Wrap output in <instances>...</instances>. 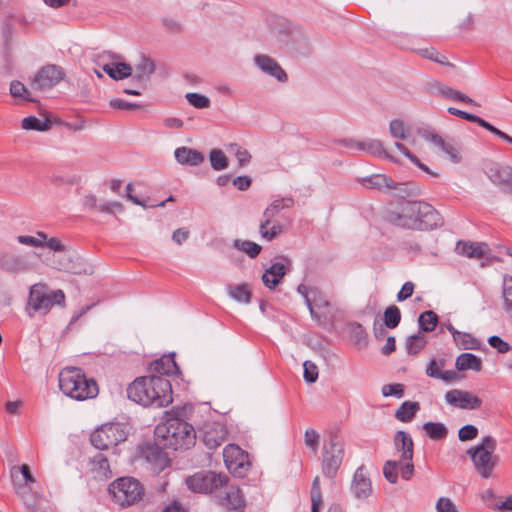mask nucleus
Wrapping results in <instances>:
<instances>
[{"mask_svg":"<svg viewBox=\"0 0 512 512\" xmlns=\"http://www.w3.org/2000/svg\"><path fill=\"white\" fill-rule=\"evenodd\" d=\"M497 440L491 435L482 437L481 441L473 447H470L466 454L470 457L475 471L483 479H489L493 476V471L499 464L500 458L495 454L497 449Z\"/></svg>","mask_w":512,"mask_h":512,"instance_id":"obj_6","label":"nucleus"},{"mask_svg":"<svg viewBox=\"0 0 512 512\" xmlns=\"http://www.w3.org/2000/svg\"><path fill=\"white\" fill-rule=\"evenodd\" d=\"M420 410V404L416 401H405L396 410L394 417L404 423L411 422Z\"/></svg>","mask_w":512,"mask_h":512,"instance_id":"obj_28","label":"nucleus"},{"mask_svg":"<svg viewBox=\"0 0 512 512\" xmlns=\"http://www.w3.org/2000/svg\"><path fill=\"white\" fill-rule=\"evenodd\" d=\"M17 241L22 245L31 246L35 248L41 247V243L35 239V236L19 235L17 236Z\"/></svg>","mask_w":512,"mask_h":512,"instance_id":"obj_61","label":"nucleus"},{"mask_svg":"<svg viewBox=\"0 0 512 512\" xmlns=\"http://www.w3.org/2000/svg\"><path fill=\"white\" fill-rule=\"evenodd\" d=\"M155 72V64L154 62L143 56L141 61L135 67V74L133 76L134 80L139 82H143L149 79V77Z\"/></svg>","mask_w":512,"mask_h":512,"instance_id":"obj_31","label":"nucleus"},{"mask_svg":"<svg viewBox=\"0 0 512 512\" xmlns=\"http://www.w3.org/2000/svg\"><path fill=\"white\" fill-rule=\"evenodd\" d=\"M185 98L190 105L197 109L209 108L211 104L210 99L207 96L199 93H187Z\"/></svg>","mask_w":512,"mask_h":512,"instance_id":"obj_45","label":"nucleus"},{"mask_svg":"<svg viewBox=\"0 0 512 512\" xmlns=\"http://www.w3.org/2000/svg\"><path fill=\"white\" fill-rule=\"evenodd\" d=\"M389 133L393 138L405 140L410 134V129L403 120L395 118L389 123Z\"/></svg>","mask_w":512,"mask_h":512,"instance_id":"obj_34","label":"nucleus"},{"mask_svg":"<svg viewBox=\"0 0 512 512\" xmlns=\"http://www.w3.org/2000/svg\"><path fill=\"white\" fill-rule=\"evenodd\" d=\"M435 87L437 88L438 93L442 97H444L446 99H450V100L454 99V94H455L456 90H454V89H452V88H450V87H448L446 85H443V84H441L439 82H437L435 84Z\"/></svg>","mask_w":512,"mask_h":512,"instance_id":"obj_62","label":"nucleus"},{"mask_svg":"<svg viewBox=\"0 0 512 512\" xmlns=\"http://www.w3.org/2000/svg\"><path fill=\"white\" fill-rule=\"evenodd\" d=\"M10 94L14 98H22L26 101H34L33 98L30 97V93L25 87L23 83L20 81H12L10 84Z\"/></svg>","mask_w":512,"mask_h":512,"instance_id":"obj_46","label":"nucleus"},{"mask_svg":"<svg viewBox=\"0 0 512 512\" xmlns=\"http://www.w3.org/2000/svg\"><path fill=\"white\" fill-rule=\"evenodd\" d=\"M423 430L432 440H442L448 435L447 427L441 422H425L423 424Z\"/></svg>","mask_w":512,"mask_h":512,"instance_id":"obj_32","label":"nucleus"},{"mask_svg":"<svg viewBox=\"0 0 512 512\" xmlns=\"http://www.w3.org/2000/svg\"><path fill=\"white\" fill-rule=\"evenodd\" d=\"M127 396L133 402L145 407H166L173 400L169 380L156 375L136 378L127 387Z\"/></svg>","mask_w":512,"mask_h":512,"instance_id":"obj_2","label":"nucleus"},{"mask_svg":"<svg viewBox=\"0 0 512 512\" xmlns=\"http://www.w3.org/2000/svg\"><path fill=\"white\" fill-rule=\"evenodd\" d=\"M405 345L408 354L415 355L425 347L426 339L421 333L414 334L406 339Z\"/></svg>","mask_w":512,"mask_h":512,"instance_id":"obj_41","label":"nucleus"},{"mask_svg":"<svg viewBox=\"0 0 512 512\" xmlns=\"http://www.w3.org/2000/svg\"><path fill=\"white\" fill-rule=\"evenodd\" d=\"M65 301L62 290L49 291L45 285L35 284L30 288L28 304L35 312L46 314L56 304Z\"/></svg>","mask_w":512,"mask_h":512,"instance_id":"obj_11","label":"nucleus"},{"mask_svg":"<svg viewBox=\"0 0 512 512\" xmlns=\"http://www.w3.org/2000/svg\"><path fill=\"white\" fill-rule=\"evenodd\" d=\"M442 366H444V361H440V363H438L435 359H432L426 368L427 376H429L431 378L439 379L440 374L442 372L440 367H442Z\"/></svg>","mask_w":512,"mask_h":512,"instance_id":"obj_56","label":"nucleus"},{"mask_svg":"<svg viewBox=\"0 0 512 512\" xmlns=\"http://www.w3.org/2000/svg\"><path fill=\"white\" fill-rule=\"evenodd\" d=\"M401 321V312L396 305L387 307L384 311V325L387 328H396Z\"/></svg>","mask_w":512,"mask_h":512,"instance_id":"obj_42","label":"nucleus"},{"mask_svg":"<svg viewBox=\"0 0 512 512\" xmlns=\"http://www.w3.org/2000/svg\"><path fill=\"white\" fill-rule=\"evenodd\" d=\"M254 64L265 74L276 78L279 82H286L288 76L279 63L266 54H256Z\"/></svg>","mask_w":512,"mask_h":512,"instance_id":"obj_21","label":"nucleus"},{"mask_svg":"<svg viewBox=\"0 0 512 512\" xmlns=\"http://www.w3.org/2000/svg\"><path fill=\"white\" fill-rule=\"evenodd\" d=\"M488 343L499 353H506L510 350L509 344L496 335L489 337Z\"/></svg>","mask_w":512,"mask_h":512,"instance_id":"obj_55","label":"nucleus"},{"mask_svg":"<svg viewBox=\"0 0 512 512\" xmlns=\"http://www.w3.org/2000/svg\"><path fill=\"white\" fill-rule=\"evenodd\" d=\"M190 232L187 228H178L173 232L172 240L178 244L181 245L189 238Z\"/></svg>","mask_w":512,"mask_h":512,"instance_id":"obj_60","label":"nucleus"},{"mask_svg":"<svg viewBox=\"0 0 512 512\" xmlns=\"http://www.w3.org/2000/svg\"><path fill=\"white\" fill-rule=\"evenodd\" d=\"M435 508L437 512H459L454 502L448 497H440Z\"/></svg>","mask_w":512,"mask_h":512,"instance_id":"obj_53","label":"nucleus"},{"mask_svg":"<svg viewBox=\"0 0 512 512\" xmlns=\"http://www.w3.org/2000/svg\"><path fill=\"white\" fill-rule=\"evenodd\" d=\"M385 219L396 227L412 230H432L442 225L438 211L421 201L392 203L385 211Z\"/></svg>","mask_w":512,"mask_h":512,"instance_id":"obj_1","label":"nucleus"},{"mask_svg":"<svg viewBox=\"0 0 512 512\" xmlns=\"http://www.w3.org/2000/svg\"><path fill=\"white\" fill-rule=\"evenodd\" d=\"M359 183L369 189H378L393 192L394 195L403 197L412 195L415 192V185L412 182H396L385 174H372L359 179Z\"/></svg>","mask_w":512,"mask_h":512,"instance_id":"obj_10","label":"nucleus"},{"mask_svg":"<svg viewBox=\"0 0 512 512\" xmlns=\"http://www.w3.org/2000/svg\"><path fill=\"white\" fill-rule=\"evenodd\" d=\"M455 366L459 371L474 370L481 371L482 361L472 353H462L456 358Z\"/></svg>","mask_w":512,"mask_h":512,"instance_id":"obj_27","label":"nucleus"},{"mask_svg":"<svg viewBox=\"0 0 512 512\" xmlns=\"http://www.w3.org/2000/svg\"><path fill=\"white\" fill-rule=\"evenodd\" d=\"M174 156L176 160H205L204 155L200 151L188 147L177 148Z\"/></svg>","mask_w":512,"mask_h":512,"instance_id":"obj_44","label":"nucleus"},{"mask_svg":"<svg viewBox=\"0 0 512 512\" xmlns=\"http://www.w3.org/2000/svg\"><path fill=\"white\" fill-rule=\"evenodd\" d=\"M227 292L233 300L239 303L249 304L251 302L252 293L247 283L228 285Z\"/></svg>","mask_w":512,"mask_h":512,"instance_id":"obj_29","label":"nucleus"},{"mask_svg":"<svg viewBox=\"0 0 512 512\" xmlns=\"http://www.w3.org/2000/svg\"><path fill=\"white\" fill-rule=\"evenodd\" d=\"M226 150L231 156L235 157L237 160H250L252 157L248 150L238 145L237 143H230L226 145Z\"/></svg>","mask_w":512,"mask_h":512,"instance_id":"obj_48","label":"nucleus"},{"mask_svg":"<svg viewBox=\"0 0 512 512\" xmlns=\"http://www.w3.org/2000/svg\"><path fill=\"white\" fill-rule=\"evenodd\" d=\"M233 247L247 254L251 258H256L262 250V247L259 244L253 241L241 239H235L233 241Z\"/></svg>","mask_w":512,"mask_h":512,"instance_id":"obj_33","label":"nucleus"},{"mask_svg":"<svg viewBox=\"0 0 512 512\" xmlns=\"http://www.w3.org/2000/svg\"><path fill=\"white\" fill-rule=\"evenodd\" d=\"M358 151L364 152L368 156L374 158L394 160L392 153L386 149L383 142L378 139L368 138L365 140H360Z\"/></svg>","mask_w":512,"mask_h":512,"instance_id":"obj_24","label":"nucleus"},{"mask_svg":"<svg viewBox=\"0 0 512 512\" xmlns=\"http://www.w3.org/2000/svg\"><path fill=\"white\" fill-rule=\"evenodd\" d=\"M226 150L231 156L235 157L237 160H250L252 157L248 150L238 145L237 143H230L226 145Z\"/></svg>","mask_w":512,"mask_h":512,"instance_id":"obj_49","label":"nucleus"},{"mask_svg":"<svg viewBox=\"0 0 512 512\" xmlns=\"http://www.w3.org/2000/svg\"><path fill=\"white\" fill-rule=\"evenodd\" d=\"M494 509L501 512H512V494L506 497L505 500L497 503Z\"/></svg>","mask_w":512,"mask_h":512,"instance_id":"obj_64","label":"nucleus"},{"mask_svg":"<svg viewBox=\"0 0 512 512\" xmlns=\"http://www.w3.org/2000/svg\"><path fill=\"white\" fill-rule=\"evenodd\" d=\"M151 375L159 377L174 376L180 373L179 367L174 359V354L164 355L151 363L149 368Z\"/></svg>","mask_w":512,"mask_h":512,"instance_id":"obj_23","label":"nucleus"},{"mask_svg":"<svg viewBox=\"0 0 512 512\" xmlns=\"http://www.w3.org/2000/svg\"><path fill=\"white\" fill-rule=\"evenodd\" d=\"M414 284L410 281L405 282L401 288V290L397 294V300L398 301H404L408 298H410L414 291Z\"/></svg>","mask_w":512,"mask_h":512,"instance_id":"obj_59","label":"nucleus"},{"mask_svg":"<svg viewBox=\"0 0 512 512\" xmlns=\"http://www.w3.org/2000/svg\"><path fill=\"white\" fill-rule=\"evenodd\" d=\"M17 473L21 474L23 480V483L18 484L17 486L31 487V485L36 483V479L32 475L30 467L27 464L13 467L11 470L12 477H15Z\"/></svg>","mask_w":512,"mask_h":512,"instance_id":"obj_43","label":"nucleus"},{"mask_svg":"<svg viewBox=\"0 0 512 512\" xmlns=\"http://www.w3.org/2000/svg\"><path fill=\"white\" fill-rule=\"evenodd\" d=\"M351 490L358 499H366L371 495L372 484L364 466L358 467L355 471Z\"/></svg>","mask_w":512,"mask_h":512,"instance_id":"obj_22","label":"nucleus"},{"mask_svg":"<svg viewBox=\"0 0 512 512\" xmlns=\"http://www.w3.org/2000/svg\"><path fill=\"white\" fill-rule=\"evenodd\" d=\"M417 135L452 160H458L462 157L463 146L455 137L442 136L430 128H418Z\"/></svg>","mask_w":512,"mask_h":512,"instance_id":"obj_12","label":"nucleus"},{"mask_svg":"<svg viewBox=\"0 0 512 512\" xmlns=\"http://www.w3.org/2000/svg\"><path fill=\"white\" fill-rule=\"evenodd\" d=\"M110 106L118 110H136L142 108V105L140 104L131 103L122 99H112L110 101Z\"/></svg>","mask_w":512,"mask_h":512,"instance_id":"obj_54","label":"nucleus"},{"mask_svg":"<svg viewBox=\"0 0 512 512\" xmlns=\"http://www.w3.org/2000/svg\"><path fill=\"white\" fill-rule=\"evenodd\" d=\"M477 435V427L471 424H467L461 427L458 431V438L462 442L473 440L477 437Z\"/></svg>","mask_w":512,"mask_h":512,"instance_id":"obj_50","label":"nucleus"},{"mask_svg":"<svg viewBox=\"0 0 512 512\" xmlns=\"http://www.w3.org/2000/svg\"><path fill=\"white\" fill-rule=\"evenodd\" d=\"M156 436L161 438L158 444L173 450L188 449L195 444L196 431L188 422L172 418L156 427Z\"/></svg>","mask_w":512,"mask_h":512,"instance_id":"obj_5","label":"nucleus"},{"mask_svg":"<svg viewBox=\"0 0 512 512\" xmlns=\"http://www.w3.org/2000/svg\"><path fill=\"white\" fill-rule=\"evenodd\" d=\"M228 476L213 471H201L187 478L189 489L196 493H213L228 483Z\"/></svg>","mask_w":512,"mask_h":512,"instance_id":"obj_13","label":"nucleus"},{"mask_svg":"<svg viewBox=\"0 0 512 512\" xmlns=\"http://www.w3.org/2000/svg\"><path fill=\"white\" fill-rule=\"evenodd\" d=\"M93 470L97 471L100 477L108 478L111 476L109 459L101 453L95 455L92 459Z\"/></svg>","mask_w":512,"mask_h":512,"instance_id":"obj_40","label":"nucleus"},{"mask_svg":"<svg viewBox=\"0 0 512 512\" xmlns=\"http://www.w3.org/2000/svg\"><path fill=\"white\" fill-rule=\"evenodd\" d=\"M447 111L451 115L458 116V117H460L462 119H465V120L473 122V123H478V121L481 118V117H479L477 115L470 114L468 112L462 111V110L454 108V107H449Z\"/></svg>","mask_w":512,"mask_h":512,"instance_id":"obj_57","label":"nucleus"},{"mask_svg":"<svg viewBox=\"0 0 512 512\" xmlns=\"http://www.w3.org/2000/svg\"><path fill=\"white\" fill-rule=\"evenodd\" d=\"M445 400L448 404L465 410L479 409L482 405V400L478 396L460 389L447 391Z\"/></svg>","mask_w":512,"mask_h":512,"instance_id":"obj_19","label":"nucleus"},{"mask_svg":"<svg viewBox=\"0 0 512 512\" xmlns=\"http://www.w3.org/2000/svg\"><path fill=\"white\" fill-rule=\"evenodd\" d=\"M44 247H47L54 252H63L65 250V246L62 242L55 237L48 238Z\"/></svg>","mask_w":512,"mask_h":512,"instance_id":"obj_63","label":"nucleus"},{"mask_svg":"<svg viewBox=\"0 0 512 512\" xmlns=\"http://www.w3.org/2000/svg\"><path fill=\"white\" fill-rule=\"evenodd\" d=\"M454 342L455 344L463 350H473L477 349L479 342L476 338H474L471 334L460 332L454 333Z\"/></svg>","mask_w":512,"mask_h":512,"instance_id":"obj_37","label":"nucleus"},{"mask_svg":"<svg viewBox=\"0 0 512 512\" xmlns=\"http://www.w3.org/2000/svg\"><path fill=\"white\" fill-rule=\"evenodd\" d=\"M59 388L68 397L77 401L95 398L98 385L93 378H87L82 369L65 367L59 373Z\"/></svg>","mask_w":512,"mask_h":512,"instance_id":"obj_4","label":"nucleus"},{"mask_svg":"<svg viewBox=\"0 0 512 512\" xmlns=\"http://www.w3.org/2000/svg\"><path fill=\"white\" fill-rule=\"evenodd\" d=\"M225 490L218 496V503L227 510L239 511L244 508L245 500L239 487L234 485H225Z\"/></svg>","mask_w":512,"mask_h":512,"instance_id":"obj_20","label":"nucleus"},{"mask_svg":"<svg viewBox=\"0 0 512 512\" xmlns=\"http://www.w3.org/2000/svg\"><path fill=\"white\" fill-rule=\"evenodd\" d=\"M456 251L458 254L468 258L481 259L486 256L488 246L485 243L459 241L456 246Z\"/></svg>","mask_w":512,"mask_h":512,"instance_id":"obj_25","label":"nucleus"},{"mask_svg":"<svg viewBox=\"0 0 512 512\" xmlns=\"http://www.w3.org/2000/svg\"><path fill=\"white\" fill-rule=\"evenodd\" d=\"M102 68L114 80H122L132 75L131 65L123 62L105 64Z\"/></svg>","mask_w":512,"mask_h":512,"instance_id":"obj_30","label":"nucleus"},{"mask_svg":"<svg viewBox=\"0 0 512 512\" xmlns=\"http://www.w3.org/2000/svg\"><path fill=\"white\" fill-rule=\"evenodd\" d=\"M304 442L313 453H316L319 447V434L314 429H307L304 435Z\"/></svg>","mask_w":512,"mask_h":512,"instance_id":"obj_52","label":"nucleus"},{"mask_svg":"<svg viewBox=\"0 0 512 512\" xmlns=\"http://www.w3.org/2000/svg\"><path fill=\"white\" fill-rule=\"evenodd\" d=\"M65 77V72L62 67L55 64H48L43 66L33 77L31 87L38 91L51 89L62 81Z\"/></svg>","mask_w":512,"mask_h":512,"instance_id":"obj_15","label":"nucleus"},{"mask_svg":"<svg viewBox=\"0 0 512 512\" xmlns=\"http://www.w3.org/2000/svg\"><path fill=\"white\" fill-rule=\"evenodd\" d=\"M303 369V377L307 383H314L317 381L319 372L315 363L307 360L303 363Z\"/></svg>","mask_w":512,"mask_h":512,"instance_id":"obj_47","label":"nucleus"},{"mask_svg":"<svg viewBox=\"0 0 512 512\" xmlns=\"http://www.w3.org/2000/svg\"><path fill=\"white\" fill-rule=\"evenodd\" d=\"M224 463L230 473L244 477L250 469L249 455L238 445L228 444L223 450Z\"/></svg>","mask_w":512,"mask_h":512,"instance_id":"obj_14","label":"nucleus"},{"mask_svg":"<svg viewBox=\"0 0 512 512\" xmlns=\"http://www.w3.org/2000/svg\"><path fill=\"white\" fill-rule=\"evenodd\" d=\"M16 493L22 499L27 512H36L40 508L42 497L33 493L31 487L16 486Z\"/></svg>","mask_w":512,"mask_h":512,"instance_id":"obj_26","label":"nucleus"},{"mask_svg":"<svg viewBox=\"0 0 512 512\" xmlns=\"http://www.w3.org/2000/svg\"><path fill=\"white\" fill-rule=\"evenodd\" d=\"M290 268L291 260L288 257L280 256L275 258L262 275L263 284L269 289H274L281 283L282 278Z\"/></svg>","mask_w":512,"mask_h":512,"instance_id":"obj_17","label":"nucleus"},{"mask_svg":"<svg viewBox=\"0 0 512 512\" xmlns=\"http://www.w3.org/2000/svg\"><path fill=\"white\" fill-rule=\"evenodd\" d=\"M127 434L123 425L119 423L104 424L96 429L90 437L91 444L99 450L113 449L116 452V446L126 440Z\"/></svg>","mask_w":512,"mask_h":512,"instance_id":"obj_9","label":"nucleus"},{"mask_svg":"<svg viewBox=\"0 0 512 512\" xmlns=\"http://www.w3.org/2000/svg\"><path fill=\"white\" fill-rule=\"evenodd\" d=\"M382 394L384 397L394 396L396 398H401L404 395V385L403 384H386L382 387Z\"/></svg>","mask_w":512,"mask_h":512,"instance_id":"obj_51","label":"nucleus"},{"mask_svg":"<svg viewBox=\"0 0 512 512\" xmlns=\"http://www.w3.org/2000/svg\"><path fill=\"white\" fill-rule=\"evenodd\" d=\"M502 298L505 312L512 317V276L505 275L503 278Z\"/></svg>","mask_w":512,"mask_h":512,"instance_id":"obj_38","label":"nucleus"},{"mask_svg":"<svg viewBox=\"0 0 512 512\" xmlns=\"http://www.w3.org/2000/svg\"><path fill=\"white\" fill-rule=\"evenodd\" d=\"M200 437L204 445L213 450L226 441L227 429L219 422H207L200 430Z\"/></svg>","mask_w":512,"mask_h":512,"instance_id":"obj_18","label":"nucleus"},{"mask_svg":"<svg viewBox=\"0 0 512 512\" xmlns=\"http://www.w3.org/2000/svg\"><path fill=\"white\" fill-rule=\"evenodd\" d=\"M272 222L263 218L260 223L259 232L262 238L271 241L276 238L281 232L282 227L279 223H274L272 226Z\"/></svg>","mask_w":512,"mask_h":512,"instance_id":"obj_36","label":"nucleus"},{"mask_svg":"<svg viewBox=\"0 0 512 512\" xmlns=\"http://www.w3.org/2000/svg\"><path fill=\"white\" fill-rule=\"evenodd\" d=\"M418 323L420 328L425 332L433 331L438 323V316L432 310L424 311L420 314Z\"/></svg>","mask_w":512,"mask_h":512,"instance_id":"obj_39","label":"nucleus"},{"mask_svg":"<svg viewBox=\"0 0 512 512\" xmlns=\"http://www.w3.org/2000/svg\"><path fill=\"white\" fill-rule=\"evenodd\" d=\"M344 458V441L337 433H330L323 444L321 466L325 477L334 478Z\"/></svg>","mask_w":512,"mask_h":512,"instance_id":"obj_8","label":"nucleus"},{"mask_svg":"<svg viewBox=\"0 0 512 512\" xmlns=\"http://www.w3.org/2000/svg\"><path fill=\"white\" fill-rule=\"evenodd\" d=\"M395 450L400 453L399 460H388L383 466L384 477L392 484L398 481V473L404 480H410L414 475V442L409 433L397 431L393 438Z\"/></svg>","mask_w":512,"mask_h":512,"instance_id":"obj_3","label":"nucleus"},{"mask_svg":"<svg viewBox=\"0 0 512 512\" xmlns=\"http://www.w3.org/2000/svg\"><path fill=\"white\" fill-rule=\"evenodd\" d=\"M488 178L503 191L512 194V167L505 162H486L483 167Z\"/></svg>","mask_w":512,"mask_h":512,"instance_id":"obj_16","label":"nucleus"},{"mask_svg":"<svg viewBox=\"0 0 512 512\" xmlns=\"http://www.w3.org/2000/svg\"><path fill=\"white\" fill-rule=\"evenodd\" d=\"M297 292L303 296L305 304L307 305L312 317H316L312 302L309 298V288L305 284H300L297 287Z\"/></svg>","mask_w":512,"mask_h":512,"instance_id":"obj_58","label":"nucleus"},{"mask_svg":"<svg viewBox=\"0 0 512 512\" xmlns=\"http://www.w3.org/2000/svg\"><path fill=\"white\" fill-rule=\"evenodd\" d=\"M22 128L25 130L47 131L51 128V121L48 118L40 120L35 116H28L22 120Z\"/></svg>","mask_w":512,"mask_h":512,"instance_id":"obj_35","label":"nucleus"},{"mask_svg":"<svg viewBox=\"0 0 512 512\" xmlns=\"http://www.w3.org/2000/svg\"><path fill=\"white\" fill-rule=\"evenodd\" d=\"M109 493L115 504L125 508L137 504L144 496L142 484L133 477H122L109 485Z\"/></svg>","mask_w":512,"mask_h":512,"instance_id":"obj_7","label":"nucleus"}]
</instances>
